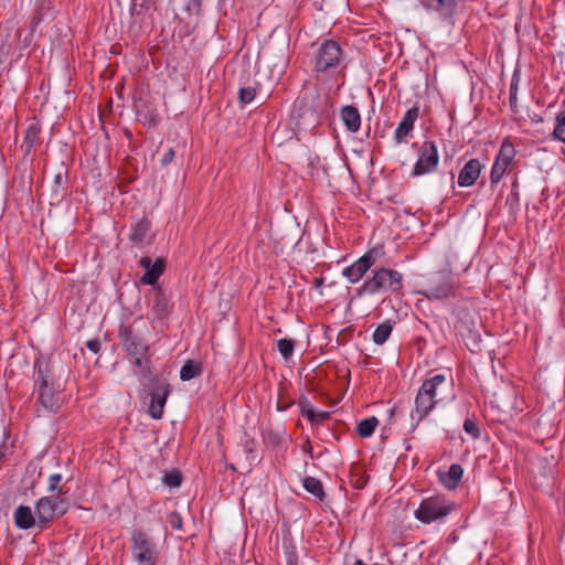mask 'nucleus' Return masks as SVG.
<instances>
[{"label":"nucleus","mask_w":565,"mask_h":565,"mask_svg":"<svg viewBox=\"0 0 565 565\" xmlns=\"http://www.w3.org/2000/svg\"><path fill=\"white\" fill-rule=\"evenodd\" d=\"M483 166L479 159H470L461 169L458 175V185L462 188L471 186L480 177Z\"/></svg>","instance_id":"nucleus-16"},{"label":"nucleus","mask_w":565,"mask_h":565,"mask_svg":"<svg viewBox=\"0 0 565 565\" xmlns=\"http://www.w3.org/2000/svg\"><path fill=\"white\" fill-rule=\"evenodd\" d=\"M305 404H308V398L306 396H302L299 399V406L301 408V414L309 419L312 424H320L327 420L330 417L329 412H316L312 408L305 409Z\"/></svg>","instance_id":"nucleus-26"},{"label":"nucleus","mask_w":565,"mask_h":565,"mask_svg":"<svg viewBox=\"0 0 565 565\" xmlns=\"http://www.w3.org/2000/svg\"><path fill=\"white\" fill-rule=\"evenodd\" d=\"M256 96V89L254 87L247 86L242 87L238 90V100L241 104L246 105L254 100Z\"/></svg>","instance_id":"nucleus-38"},{"label":"nucleus","mask_w":565,"mask_h":565,"mask_svg":"<svg viewBox=\"0 0 565 565\" xmlns=\"http://www.w3.org/2000/svg\"><path fill=\"white\" fill-rule=\"evenodd\" d=\"M202 373V364L200 362L188 360L180 370V379L190 381Z\"/></svg>","instance_id":"nucleus-29"},{"label":"nucleus","mask_w":565,"mask_h":565,"mask_svg":"<svg viewBox=\"0 0 565 565\" xmlns=\"http://www.w3.org/2000/svg\"><path fill=\"white\" fill-rule=\"evenodd\" d=\"M322 285H323V278H322V277H317V278H315V280H313V286H315L316 288H320V287H322Z\"/></svg>","instance_id":"nucleus-48"},{"label":"nucleus","mask_w":565,"mask_h":565,"mask_svg":"<svg viewBox=\"0 0 565 565\" xmlns=\"http://www.w3.org/2000/svg\"><path fill=\"white\" fill-rule=\"evenodd\" d=\"M151 228V223L148 218L143 217L130 227L129 239L134 244H141L145 242Z\"/></svg>","instance_id":"nucleus-25"},{"label":"nucleus","mask_w":565,"mask_h":565,"mask_svg":"<svg viewBox=\"0 0 565 565\" xmlns=\"http://www.w3.org/2000/svg\"><path fill=\"white\" fill-rule=\"evenodd\" d=\"M138 323H141L146 328L145 322L139 318L136 319L132 324L121 326L119 329V338L121 340L122 349L129 355H145L149 350L146 338L135 328Z\"/></svg>","instance_id":"nucleus-8"},{"label":"nucleus","mask_w":565,"mask_h":565,"mask_svg":"<svg viewBox=\"0 0 565 565\" xmlns=\"http://www.w3.org/2000/svg\"><path fill=\"white\" fill-rule=\"evenodd\" d=\"M419 117V107L414 105L404 115L402 121L398 124L394 132V139L397 143H402L406 140L409 134L414 129V124Z\"/></svg>","instance_id":"nucleus-15"},{"label":"nucleus","mask_w":565,"mask_h":565,"mask_svg":"<svg viewBox=\"0 0 565 565\" xmlns=\"http://www.w3.org/2000/svg\"><path fill=\"white\" fill-rule=\"evenodd\" d=\"M456 509L457 505L454 501L448 500L443 494H434L420 501L418 508L414 511V516L424 524H430L444 521Z\"/></svg>","instance_id":"nucleus-5"},{"label":"nucleus","mask_w":565,"mask_h":565,"mask_svg":"<svg viewBox=\"0 0 565 565\" xmlns=\"http://www.w3.org/2000/svg\"><path fill=\"white\" fill-rule=\"evenodd\" d=\"M54 181H55V184L60 185V183H61V181H62V175H61V174H57V175L55 177V180H54Z\"/></svg>","instance_id":"nucleus-50"},{"label":"nucleus","mask_w":565,"mask_h":565,"mask_svg":"<svg viewBox=\"0 0 565 565\" xmlns=\"http://www.w3.org/2000/svg\"><path fill=\"white\" fill-rule=\"evenodd\" d=\"M86 347L89 351L97 354L100 351V341L98 339H92L86 342Z\"/></svg>","instance_id":"nucleus-45"},{"label":"nucleus","mask_w":565,"mask_h":565,"mask_svg":"<svg viewBox=\"0 0 565 565\" xmlns=\"http://www.w3.org/2000/svg\"><path fill=\"white\" fill-rule=\"evenodd\" d=\"M302 486L306 489V491L311 493L316 499H318L319 501H324L326 492L322 482L319 479L315 477H306L302 480Z\"/></svg>","instance_id":"nucleus-27"},{"label":"nucleus","mask_w":565,"mask_h":565,"mask_svg":"<svg viewBox=\"0 0 565 565\" xmlns=\"http://www.w3.org/2000/svg\"><path fill=\"white\" fill-rule=\"evenodd\" d=\"M168 522L173 530H182V518L180 513L173 511L168 515Z\"/></svg>","instance_id":"nucleus-41"},{"label":"nucleus","mask_w":565,"mask_h":565,"mask_svg":"<svg viewBox=\"0 0 565 565\" xmlns=\"http://www.w3.org/2000/svg\"><path fill=\"white\" fill-rule=\"evenodd\" d=\"M451 385L452 381L448 380L445 374H435L426 379L419 388L425 390L437 403H441L447 398L445 393Z\"/></svg>","instance_id":"nucleus-12"},{"label":"nucleus","mask_w":565,"mask_h":565,"mask_svg":"<svg viewBox=\"0 0 565 565\" xmlns=\"http://www.w3.org/2000/svg\"><path fill=\"white\" fill-rule=\"evenodd\" d=\"M392 331H393V326L390 321H385V322L379 324L372 335L374 343L377 345L384 344L387 341V339L390 338Z\"/></svg>","instance_id":"nucleus-31"},{"label":"nucleus","mask_w":565,"mask_h":565,"mask_svg":"<svg viewBox=\"0 0 565 565\" xmlns=\"http://www.w3.org/2000/svg\"><path fill=\"white\" fill-rule=\"evenodd\" d=\"M382 248H371L364 255L361 256V259L369 260L367 265L372 267L375 265L376 260L383 255Z\"/></svg>","instance_id":"nucleus-40"},{"label":"nucleus","mask_w":565,"mask_h":565,"mask_svg":"<svg viewBox=\"0 0 565 565\" xmlns=\"http://www.w3.org/2000/svg\"><path fill=\"white\" fill-rule=\"evenodd\" d=\"M309 408H311V406H310V403L308 402V404H305V409L307 411Z\"/></svg>","instance_id":"nucleus-51"},{"label":"nucleus","mask_w":565,"mask_h":565,"mask_svg":"<svg viewBox=\"0 0 565 565\" xmlns=\"http://www.w3.org/2000/svg\"><path fill=\"white\" fill-rule=\"evenodd\" d=\"M457 287L450 271H438L427 281L426 287L419 291L428 300H446L456 297Z\"/></svg>","instance_id":"nucleus-7"},{"label":"nucleus","mask_w":565,"mask_h":565,"mask_svg":"<svg viewBox=\"0 0 565 565\" xmlns=\"http://www.w3.org/2000/svg\"><path fill=\"white\" fill-rule=\"evenodd\" d=\"M55 385L54 371L47 359L39 358L34 362V388Z\"/></svg>","instance_id":"nucleus-14"},{"label":"nucleus","mask_w":565,"mask_h":565,"mask_svg":"<svg viewBox=\"0 0 565 565\" xmlns=\"http://www.w3.org/2000/svg\"><path fill=\"white\" fill-rule=\"evenodd\" d=\"M41 127L40 124L33 121L29 124L24 131L23 142L21 148L24 150V154L29 156L40 139Z\"/></svg>","instance_id":"nucleus-24"},{"label":"nucleus","mask_w":565,"mask_h":565,"mask_svg":"<svg viewBox=\"0 0 565 565\" xmlns=\"http://www.w3.org/2000/svg\"><path fill=\"white\" fill-rule=\"evenodd\" d=\"M132 13H134V14H139V11L137 10V8H136V7L134 8Z\"/></svg>","instance_id":"nucleus-52"},{"label":"nucleus","mask_w":565,"mask_h":565,"mask_svg":"<svg viewBox=\"0 0 565 565\" xmlns=\"http://www.w3.org/2000/svg\"><path fill=\"white\" fill-rule=\"evenodd\" d=\"M454 178H455V175H454V173L451 172V173H450V179H451V180H454Z\"/></svg>","instance_id":"nucleus-53"},{"label":"nucleus","mask_w":565,"mask_h":565,"mask_svg":"<svg viewBox=\"0 0 565 565\" xmlns=\"http://www.w3.org/2000/svg\"><path fill=\"white\" fill-rule=\"evenodd\" d=\"M295 347L296 341L292 339L282 338L277 341V350L286 361L292 356Z\"/></svg>","instance_id":"nucleus-32"},{"label":"nucleus","mask_w":565,"mask_h":565,"mask_svg":"<svg viewBox=\"0 0 565 565\" xmlns=\"http://www.w3.org/2000/svg\"><path fill=\"white\" fill-rule=\"evenodd\" d=\"M169 299L161 287L153 289V297L151 300V311L158 319H163L170 313Z\"/></svg>","instance_id":"nucleus-19"},{"label":"nucleus","mask_w":565,"mask_h":565,"mask_svg":"<svg viewBox=\"0 0 565 565\" xmlns=\"http://www.w3.org/2000/svg\"><path fill=\"white\" fill-rule=\"evenodd\" d=\"M171 392L170 385L167 382H159L152 380V390L150 393V404L148 413L153 419H161L163 416V408L167 398Z\"/></svg>","instance_id":"nucleus-10"},{"label":"nucleus","mask_w":565,"mask_h":565,"mask_svg":"<svg viewBox=\"0 0 565 565\" xmlns=\"http://www.w3.org/2000/svg\"><path fill=\"white\" fill-rule=\"evenodd\" d=\"M438 404L425 390L419 388L415 397V409L412 412V418L417 423L423 420Z\"/></svg>","instance_id":"nucleus-17"},{"label":"nucleus","mask_w":565,"mask_h":565,"mask_svg":"<svg viewBox=\"0 0 565 565\" xmlns=\"http://www.w3.org/2000/svg\"><path fill=\"white\" fill-rule=\"evenodd\" d=\"M131 356L135 358L132 361L134 365L140 369V372L143 377H147L150 374V360L147 356V354H132Z\"/></svg>","instance_id":"nucleus-34"},{"label":"nucleus","mask_w":565,"mask_h":565,"mask_svg":"<svg viewBox=\"0 0 565 565\" xmlns=\"http://www.w3.org/2000/svg\"><path fill=\"white\" fill-rule=\"evenodd\" d=\"M130 552L136 565H158L160 559L158 543L141 527L130 533Z\"/></svg>","instance_id":"nucleus-4"},{"label":"nucleus","mask_w":565,"mask_h":565,"mask_svg":"<svg viewBox=\"0 0 565 565\" xmlns=\"http://www.w3.org/2000/svg\"><path fill=\"white\" fill-rule=\"evenodd\" d=\"M367 262L369 260H363L360 257L353 264L343 269V276L351 284L359 282L363 278V276L371 269V267L367 265Z\"/></svg>","instance_id":"nucleus-23"},{"label":"nucleus","mask_w":565,"mask_h":565,"mask_svg":"<svg viewBox=\"0 0 565 565\" xmlns=\"http://www.w3.org/2000/svg\"><path fill=\"white\" fill-rule=\"evenodd\" d=\"M379 425V419L374 416H371L369 418L362 419L356 425V433L362 438L371 437Z\"/></svg>","instance_id":"nucleus-30"},{"label":"nucleus","mask_w":565,"mask_h":565,"mask_svg":"<svg viewBox=\"0 0 565 565\" xmlns=\"http://www.w3.org/2000/svg\"><path fill=\"white\" fill-rule=\"evenodd\" d=\"M510 107L516 110L518 107V95H510Z\"/></svg>","instance_id":"nucleus-47"},{"label":"nucleus","mask_w":565,"mask_h":565,"mask_svg":"<svg viewBox=\"0 0 565 565\" xmlns=\"http://www.w3.org/2000/svg\"><path fill=\"white\" fill-rule=\"evenodd\" d=\"M439 163L437 146L434 141L426 140L418 151V159L414 164L411 175L420 177L436 171Z\"/></svg>","instance_id":"nucleus-9"},{"label":"nucleus","mask_w":565,"mask_h":565,"mask_svg":"<svg viewBox=\"0 0 565 565\" xmlns=\"http://www.w3.org/2000/svg\"><path fill=\"white\" fill-rule=\"evenodd\" d=\"M34 391L38 394V403H40L45 411L54 414L57 413L60 405L55 385L51 387L34 388Z\"/></svg>","instance_id":"nucleus-18"},{"label":"nucleus","mask_w":565,"mask_h":565,"mask_svg":"<svg viewBox=\"0 0 565 565\" xmlns=\"http://www.w3.org/2000/svg\"><path fill=\"white\" fill-rule=\"evenodd\" d=\"M202 0H188L185 9L190 14H200Z\"/></svg>","instance_id":"nucleus-42"},{"label":"nucleus","mask_w":565,"mask_h":565,"mask_svg":"<svg viewBox=\"0 0 565 565\" xmlns=\"http://www.w3.org/2000/svg\"><path fill=\"white\" fill-rule=\"evenodd\" d=\"M371 274L356 289V296L397 294L403 288V275L395 269L376 267Z\"/></svg>","instance_id":"nucleus-3"},{"label":"nucleus","mask_w":565,"mask_h":565,"mask_svg":"<svg viewBox=\"0 0 565 565\" xmlns=\"http://www.w3.org/2000/svg\"><path fill=\"white\" fill-rule=\"evenodd\" d=\"M463 475V469L459 463H452L447 472L439 473L440 483L448 490H455Z\"/></svg>","instance_id":"nucleus-22"},{"label":"nucleus","mask_w":565,"mask_h":565,"mask_svg":"<svg viewBox=\"0 0 565 565\" xmlns=\"http://www.w3.org/2000/svg\"><path fill=\"white\" fill-rule=\"evenodd\" d=\"M63 477L61 473H53L47 479V491L53 493H58V490L66 491L64 486H60Z\"/></svg>","instance_id":"nucleus-37"},{"label":"nucleus","mask_w":565,"mask_h":565,"mask_svg":"<svg viewBox=\"0 0 565 565\" xmlns=\"http://www.w3.org/2000/svg\"><path fill=\"white\" fill-rule=\"evenodd\" d=\"M174 156H175L174 150H173L172 148H169V149L163 153V156H162V158H161V160H160V161H161V166H162V167H167V166H169V164L173 161Z\"/></svg>","instance_id":"nucleus-44"},{"label":"nucleus","mask_w":565,"mask_h":565,"mask_svg":"<svg viewBox=\"0 0 565 565\" xmlns=\"http://www.w3.org/2000/svg\"><path fill=\"white\" fill-rule=\"evenodd\" d=\"M14 524L21 530H29L38 525V516L28 505H19L13 513Z\"/></svg>","instance_id":"nucleus-20"},{"label":"nucleus","mask_w":565,"mask_h":565,"mask_svg":"<svg viewBox=\"0 0 565 565\" xmlns=\"http://www.w3.org/2000/svg\"><path fill=\"white\" fill-rule=\"evenodd\" d=\"M162 482L170 488L179 487L182 482V475L179 470L166 471Z\"/></svg>","instance_id":"nucleus-35"},{"label":"nucleus","mask_w":565,"mask_h":565,"mask_svg":"<svg viewBox=\"0 0 565 565\" xmlns=\"http://www.w3.org/2000/svg\"><path fill=\"white\" fill-rule=\"evenodd\" d=\"M139 265L146 270L140 278L142 285L153 286L166 270V259L162 257L157 258L153 263L149 256H142Z\"/></svg>","instance_id":"nucleus-13"},{"label":"nucleus","mask_w":565,"mask_h":565,"mask_svg":"<svg viewBox=\"0 0 565 565\" xmlns=\"http://www.w3.org/2000/svg\"><path fill=\"white\" fill-rule=\"evenodd\" d=\"M331 108L329 95L317 88L306 89L294 104L292 118L300 130H313L328 116Z\"/></svg>","instance_id":"nucleus-1"},{"label":"nucleus","mask_w":565,"mask_h":565,"mask_svg":"<svg viewBox=\"0 0 565 565\" xmlns=\"http://www.w3.org/2000/svg\"><path fill=\"white\" fill-rule=\"evenodd\" d=\"M244 448H245V451L247 452H253L254 451V448H255V441L252 439V440H247L244 445Z\"/></svg>","instance_id":"nucleus-46"},{"label":"nucleus","mask_w":565,"mask_h":565,"mask_svg":"<svg viewBox=\"0 0 565 565\" xmlns=\"http://www.w3.org/2000/svg\"><path fill=\"white\" fill-rule=\"evenodd\" d=\"M552 136L555 140L565 143V108L556 116V124Z\"/></svg>","instance_id":"nucleus-33"},{"label":"nucleus","mask_w":565,"mask_h":565,"mask_svg":"<svg viewBox=\"0 0 565 565\" xmlns=\"http://www.w3.org/2000/svg\"><path fill=\"white\" fill-rule=\"evenodd\" d=\"M311 64L317 79L334 75L345 67L344 51L338 41L324 39L318 43Z\"/></svg>","instance_id":"nucleus-2"},{"label":"nucleus","mask_w":565,"mask_h":565,"mask_svg":"<svg viewBox=\"0 0 565 565\" xmlns=\"http://www.w3.org/2000/svg\"><path fill=\"white\" fill-rule=\"evenodd\" d=\"M508 168L509 167H505V164L499 163L497 161L493 162V166H492V169L490 172L491 185H494L501 181V179L504 175V173L507 172Z\"/></svg>","instance_id":"nucleus-36"},{"label":"nucleus","mask_w":565,"mask_h":565,"mask_svg":"<svg viewBox=\"0 0 565 565\" xmlns=\"http://www.w3.org/2000/svg\"><path fill=\"white\" fill-rule=\"evenodd\" d=\"M67 491L58 490V493L42 497L35 503L38 526L42 530L50 522L63 516L70 509Z\"/></svg>","instance_id":"nucleus-6"},{"label":"nucleus","mask_w":565,"mask_h":565,"mask_svg":"<svg viewBox=\"0 0 565 565\" xmlns=\"http://www.w3.org/2000/svg\"><path fill=\"white\" fill-rule=\"evenodd\" d=\"M340 118L350 132L359 131L361 127V115L359 109L353 105H345L340 110Z\"/></svg>","instance_id":"nucleus-21"},{"label":"nucleus","mask_w":565,"mask_h":565,"mask_svg":"<svg viewBox=\"0 0 565 565\" xmlns=\"http://www.w3.org/2000/svg\"><path fill=\"white\" fill-rule=\"evenodd\" d=\"M463 429L473 439L480 438V429L478 427V423L475 419L467 418L463 423Z\"/></svg>","instance_id":"nucleus-39"},{"label":"nucleus","mask_w":565,"mask_h":565,"mask_svg":"<svg viewBox=\"0 0 565 565\" xmlns=\"http://www.w3.org/2000/svg\"><path fill=\"white\" fill-rule=\"evenodd\" d=\"M520 84V72L518 70L514 71L511 83H510V95H518Z\"/></svg>","instance_id":"nucleus-43"},{"label":"nucleus","mask_w":565,"mask_h":565,"mask_svg":"<svg viewBox=\"0 0 565 565\" xmlns=\"http://www.w3.org/2000/svg\"><path fill=\"white\" fill-rule=\"evenodd\" d=\"M515 153L516 151L513 143L510 140L505 139L502 142L499 153L497 154L494 161L505 164V167H509L513 161Z\"/></svg>","instance_id":"nucleus-28"},{"label":"nucleus","mask_w":565,"mask_h":565,"mask_svg":"<svg viewBox=\"0 0 565 565\" xmlns=\"http://www.w3.org/2000/svg\"><path fill=\"white\" fill-rule=\"evenodd\" d=\"M459 0H422V6L427 10L437 13L439 20L447 25H454V17Z\"/></svg>","instance_id":"nucleus-11"},{"label":"nucleus","mask_w":565,"mask_h":565,"mask_svg":"<svg viewBox=\"0 0 565 565\" xmlns=\"http://www.w3.org/2000/svg\"><path fill=\"white\" fill-rule=\"evenodd\" d=\"M511 196L513 198L514 201H519V193L516 191H512Z\"/></svg>","instance_id":"nucleus-49"}]
</instances>
